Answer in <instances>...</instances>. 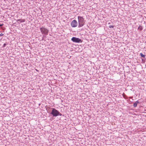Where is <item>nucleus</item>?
I'll return each mask as SVG.
<instances>
[{
    "instance_id": "obj_13",
    "label": "nucleus",
    "mask_w": 146,
    "mask_h": 146,
    "mask_svg": "<svg viewBox=\"0 0 146 146\" xmlns=\"http://www.w3.org/2000/svg\"><path fill=\"white\" fill-rule=\"evenodd\" d=\"M3 24H0V27L3 26Z\"/></svg>"
},
{
    "instance_id": "obj_4",
    "label": "nucleus",
    "mask_w": 146,
    "mask_h": 146,
    "mask_svg": "<svg viewBox=\"0 0 146 146\" xmlns=\"http://www.w3.org/2000/svg\"><path fill=\"white\" fill-rule=\"evenodd\" d=\"M71 40L73 42H75L79 43L82 42V41L81 39L75 37H73L71 39Z\"/></svg>"
},
{
    "instance_id": "obj_6",
    "label": "nucleus",
    "mask_w": 146,
    "mask_h": 146,
    "mask_svg": "<svg viewBox=\"0 0 146 146\" xmlns=\"http://www.w3.org/2000/svg\"><path fill=\"white\" fill-rule=\"evenodd\" d=\"M139 103V101H136L134 103L133 106L135 107H136L137 106V104Z\"/></svg>"
},
{
    "instance_id": "obj_2",
    "label": "nucleus",
    "mask_w": 146,
    "mask_h": 146,
    "mask_svg": "<svg viewBox=\"0 0 146 146\" xmlns=\"http://www.w3.org/2000/svg\"><path fill=\"white\" fill-rule=\"evenodd\" d=\"M78 27H82L84 25L85 23L84 18L82 17L78 16Z\"/></svg>"
},
{
    "instance_id": "obj_8",
    "label": "nucleus",
    "mask_w": 146,
    "mask_h": 146,
    "mask_svg": "<svg viewBox=\"0 0 146 146\" xmlns=\"http://www.w3.org/2000/svg\"><path fill=\"white\" fill-rule=\"evenodd\" d=\"M138 29L140 31H141L143 29V28L141 26H139Z\"/></svg>"
},
{
    "instance_id": "obj_7",
    "label": "nucleus",
    "mask_w": 146,
    "mask_h": 146,
    "mask_svg": "<svg viewBox=\"0 0 146 146\" xmlns=\"http://www.w3.org/2000/svg\"><path fill=\"white\" fill-rule=\"evenodd\" d=\"M17 21H19L21 22H24L25 21V19H19L17 20Z\"/></svg>"
},
{
    "instance_id": "obj_5",
    "label": "nucleus",
    "mask_w": 146,
    "mask_h": 146,
    "mask_svg": "<svg viewBox=\"0 0 146 146\" xmlns=\"http://www.w3.org/2000/svg\"><path fill=\"white\" fill-rule=\"evenodd\" d=\"M71 26L73 27H76L78 25V23L76 20L73 21L71 23Z\"/></svg>"
},
{
    "instance_id": "obj_1",
    "label": "nucleus",
    "mask_w": 146,
    "mask_h": 146,
    "mask_svg": "<svg viewBox=\"0 0 146 146\" xmlns=\"http://www.w3.org/2000/svg\"><path fill=\"white\" fill-rule=\"evenodd\" d=\"M51 113L53 115V116L56 117L59 115L61 116H64V115L60 113L57 110L54 108H53L52 109Z\"/></svg>"
},
{
    "instance_id": "obj_10",
    "label": "nucleus",
    "mask_w": 146,
    "mask_h": 146,
    "mask_svg": "<svg viewBox=\"0 0 146 146\" xmlns=\"http://www.w3.org/2000/svg\"><path fill=\"white\" fill-rule=\"evenodd\" d=\"M114 26H112V25H110L109 26V27L110 28H112Z\"/></svg>"
},
{
    "instance_id": "obj_9",
    "label": "nucleus",
    "mask_w": 146,
    "mask_h": 146,
    "mask_svg": "<svg viewBox=\"0 0 146 146\" xmlns=\"http://www.w3.org/2000/svg\"><path fill=\"white\" fill-rule=\"evenodd\" d=\"M140 55L141 57L144 58L145 56V55L143 54L142 53L140 54Z\"/></svg>"
},
{
    "instance_id": "obj_3",
    "label": "nucleus",
    "mask_w": 146,
    "mask_h": 146,
    "mask_svg": "<svg viewBox=\"0 0 146 146\" xmlns=\"http://www.w3.org/2000/svg\"><path fill=\"white\" fill-rule=\"evenodd\" d=\"M40 29L42 34H43L45 35H48L49 31L48 29L42 27L41 28H40Z\"/></svg>"
},
{
    "instance_id": "obj_11",
    "label": "nucleus",
    "mask_w": 146,
    "mask_h": 146,
    "mask_svg": "<svg viewBox=\"0 0 146 146\" xmlns=\"http://www.w3.org/2000/svg\"><path fill=\"white\" fill-rule=\"evenodd\" d=\"M6 45H7L6 44H5V43L4 44L3 46V47H5Z\"/></svg>"
},
{
    "instance_id": "obj_12",
    "label": "nucleus",
    "mask_w": 146,
    "mask_h": 146,
    "mask_svg": "<svg viewBox=\"0 0 146 146\" xmlns=\"http://www.w3.org/2000/svg\"><path fill=\"white\" fill-rule=\"evenodd\" d=\"M3 35V34L2 33L0 34V36H2Z\"/></svg>"
}]
</instances>
